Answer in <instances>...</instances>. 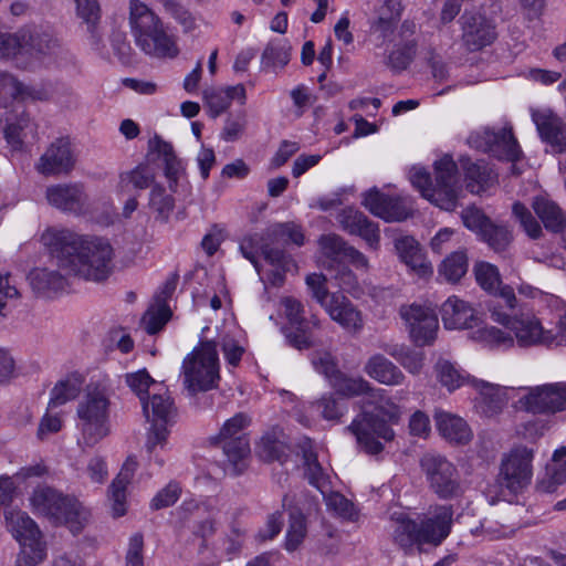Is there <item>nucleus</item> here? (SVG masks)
Instances as JSON below:
<instances>
[{
  "instance_id": "f257e3e1",
  "label": "nucleus",
  "mask_w": 566,
  "mask_h": 566,
  "mask_svg": "<svg viewBox=\"0 0 566 566\" xmlns=\"http://www.w3.org/2000/svg\"><path fill=\"white\" fill-rule=\"evenodd\" d=\"M41 243L57 259L62 271L86 281H105L113 270L114 250L102 238L77 234L69 229L49 228Z\"/></svg>"
},
{
  "instance_id": "f03ea898",
  "label": "nucleus",
  "mask_w": 566,
  "mask_h": 566,
  "mask_svg": "<svg viewBox=\"0 0 566 566\" xmlns=\"http://www.w3.org/2000/svg\"><path fill=\"white\" fill-rule=\"evenodd\" d=\"M453 511L449 505L431 506L420 520V525L401 510L390 514V528L394 542L406 552L429 544L438 546L449 535Z\"/></svg>"
},
{
  "instance_id": "7ed1b4c3",
  "label": "nucleus",
  "mask_w": 566,
  "mask_h": 566,
  "mask_svg": "<svg viewBox=\"0 0 566 566\" xmlns=\"http://www.w3.org/2000/svg\"><path fill=\"white\" fill-rule=\"evenodd\" d=\"M382 394V389H374L369 398L376 402L375 412L364 411L349 426L359 448L368 454L380 453L395 439L390 424L398 423L402 415L401 408Z\"/></svg>"
},
{
  "instance_id": "20e7f679",
  "label": "nucleus",
  "mask_w": 566,
  "mask_h": 566,
  "mask_svg": "<svg viewBox=\"0 0 566 566\" xmlns=\"http://www.w3.org/2000/svg\"><path fill=\"white\" fill-rule=\"evenodd\" d=\"M434 184L429 171L415 165L408 170V179L421 197L436 207L453 211L458 207L461 190L458 166L449 155L442 156L433 163Z\"/></svg>"
},
{
  "instance_id": "39448f33",
  "label": "nucleus",
  "mask_w": 566,
  "mask_h": 566,
  "mask_svg": "<svg viewBox=\"0 0 566 566\" xmlns=\"http://www.w3.org/2000/svg\"><path fill=\"white\" fill-rule=\"evenodd\" d=\"M129 25L136 45L147 55L174 59L179 54L177 38L168 32L160 17L146 3L130 0Z\"/></svg>"
},
{
  "instance_id": "423d86ee",
  "label": "nucleus",
  "mask_w": 566,
  "mask_h": 566,
  "mask_svg": "<svg viewBox=\"0 0 566 566\" xmlns=\"http://www.w3.org/2000/svg\"><path fill=\"white\" fill-rule=\"evenodd\" d=\"M111 398L104 384L90 385L76 407L77 444L93 448L111 433Z\"/></svg>"
},
{
  "instance_id": "0eeeda50",
  "label": "nucleus",
  "mask_w": 566,
  "mask_h": 566,
  "mask_svg": "<svg viewBox=\"0 0 566 566\" xmlns=\"http://www.w3.org/2000/svg\"><path fill=\"white\" fill-rule=\"evenodd\" d=\"M218 343L211 339L200 342L182 359L180 377L190 395L211 390L220 380Z\"/></svg>"
},
{
  "instance_id": "6e6552de",
  "label": "nucleus",
  "mask_w": 566,
  "mask_h": 566,
  "mask_svg": "<svg viewBox=\"0 0 566 566\" xmlns=\"http://www.w3.org/2000/svg\"><path fill=\"white\" fill-rule=\"evenodd\" d=\"M491 319L510 329L514 345L528 348L535 346L552 347L553 329L545 328L541 318L532 312L509 315L497 305L489 306Z\"/></svg>"
},
{
  "instance_id": "1a4fd4ad",
  "label": "nucleus",
  "mask_w": 566,
  "mask_h": 566,
  "mask_svg": "<svg viewBox=\"0 0 566 566\" xmlns=\"http://www.w3.org/2000/svg\"><path fill=\"white\" fill-rule=\"evenodd\" d=\"M143 413L149 423L147 449L153 451L163 448L167 441L169 428L175 423L177 409L168 392H154L148 398H142Z\"/></svg>"
},
{
  "instance_id": "9d476101",
  "label": "nucleus",
  "mask_w": 566,
  "mask_h": 566,
  "mask_svg": "<svg viewBox=\"0 0 566 566\" xmlns=\"http://www.w3.org/2000/svg\"><path fill=\"white\" fill-rule=\"evenodd\" d=\"M261 238L253 235L240 243V250L245 259L251 261L260 277L274 286L284 281V273L292 266V260L281 251L261 247Z\"/></svg>"
},
{
  "instance_id": "9b49d317",
  "label": "nucleus",
  "mask_w": 566,
  "mask_h": 566,
  "mask_svg": "<svg viewBox=\"0 0 566 566\" xmlns=\"http://www.w3.org/2000/svg\"><path fill=\"white\" fill-rule=\"evenodd\" d=\"M533 458L534 451L523 446L515 447L504 454L499 474L501 485L514 494L526 489L533 478Z\"/></svg>"
},
{
  "instance_id": "f8f14e48",
  "label": "nucleus",
  "mask_w": 566,
  "mask_h": 566,
  "mask_svg": "<svg viewBox=\"0 0 566 566\" xmlns=\"http://www.w3.org/2000/svg\"><path fill=\"white\" fill-rule=\"evenodd\" d=\"M420 465L430 488L439 497L450 499L461 493L458 471L446 458L427 453L421 458Z\"/></svg>"
},
{
  "instance_id": "ddd939ff",
  "label": "nucleus",
  "mask_w": 566,
  "mask_h": 566,
  "mask_svg": "<svg viewBox=\"0 0 566 566\" xmlns=\"http://www.w3.org/2000/svg\"><path fill=\"white\" fill-rule=\"evenodd\" d=\"M401 319L411 340L418 346L433 343L439 331V321L434 311L428 306L410 304L400 307Z\"/></svg>"
},
{
  "instance_id": "4468645a",
  "label": "nucleus",
  "mask_w": 566,
  "mask_h": 566,
  "mask_svg": "<svg viewBox=\"0 0 566 566\" xmlns=\"http://www.w3.org/2000/svg\"><path fill=\"white\" fill-rule=\"evenodd\" d=\"M468 143L471 147L491 153L500 159L516 161L521 155L511 127H503L497 133L490 128L475 130L470 134Z\"/></svg>"
},
{
  "instance_id": "2eb2a0df",
  "label": "nucleus",
  "mask_w": 566,
  "mask_h": 566,
  "mask_svg": "<svg viewBox=\"0 0 566 566\" xmlns=\"http://www.w3.org/2000/svg\"><path fill=\"white\" fill-rule=\"evenodd\" d=\"M283 313L290 325L295 328L286 335L289 343L297 349H306L315 344L312 328H319L321 321L313 315L307 322L303 316V305L292 296H284L281 300Z\"/></svg>"
},
{
  "instance_id": "dca6fc26",
  "label": "nucleus",
  "mask_w": 566,
  "mask_h": 566,
  "mask_svg": "<svg viewBox=\"0 0 566 566\" xmlns=\"http://www.w3.org/2000/svg\"><path fill=\"white\" fill-rule=\"evenodd\" d=\"M518 408L533 412H558L566 410V382L546 384L530 388L517 401Z\"/></svg>"
},
{
  "instance_id": "f3484780",
  "label": "nucleus",
  "mask_w": 566,
  "mask_h": 566,
  "mask_svg": "<svg viewBox=\"0 0 566 566\" xmlns=\"http://www.w3.org/2000/svg\"><path fill=\"white\" fill-rule=\"evenodd\" d=\"M249 423L245 415L238 413L228 419L219 431L218 441L234 467L249 454V442L242 433Z\"/></svg>"
},
{
  "instance_id": "a211bd4d",
  "label": "nucleus",
  "mask_w": 566,
  "mask_h": 566,
  "mask_svg": "<svg viewBox=\"0 0 566 566\" xmlns=\"http://www.w3.org/2000/svg\"><path fill=\"white\" fill-rule=\"evenodd\" d=\"M4 525L19 543L20 549L46 548L42 532L25 512L18 509L7 510L4 512Z\"/></svg>"
},
{
  "instance_id": "6ab92c4d",
  "label": "nucleus",
  "mask_w": 566,
  "mask_h": 566,
  "mask_svg": "<svg viewBox=\"0 0 566 566\" xmlns=\"http://www.w3.org/2000/svg\"><path fill=\"white\" fill-rule=\"evenodd\" d=\"M446 329L472 332L482 323V314L468 301L455 295L449 296L440 308Z\"/></svg>"
},
{
  "instance_id": "aec40b11",
  "label": "nucleus",
  "mask_w": 566,
  "mask_h": 566,
  "mask_svg": "<svg viewBox=\"0 0 566 566\" xmlns=\"http://www.w3.org/2000/svg\"><path fill=\"white\" fill-rule=\"evenodd\" d=\"M407 198L389 197L373 188L364 195L363 205L374 216L386 221H402L411 214Z\"/></svg>"
},
{
  "instance_id": "412c9836",
  "label": "nucleus",
  "mask_w": 566,
  "mask_h": 566,
  "mask_svg": "<svg viewBox=\"0 0 566 566\" xmlns=\"http://www.w3.org/2000/svg\"><path fill=\"white\" fill-rule=\"evenodd\" d=\"M462 41L469 51H479L494 42L496 30L493 21L474 13L463 15Z\"/></svg>"
},
{
  "instance_id": "4be33fe9",
  "label": "nucleus",
  "mask_w": 566,
  "mask_h": 566,
  "mask_svg": "<svg viewBox=\"0 0 566 566\" xmlns=\"http://www.w3.org/2000/svg\"><path fill=\"white\" fill-rule=\"evenodd\" d=\"M323 310L333 322L349 334L356 335L364 328L363 312L343 294L338 293Z\"/></svg>"
},
{
  "instance_id": "5701e85b",
  "label": "nucleus",
  "mask_w": 566,
  "mask_h": 566,
  "mask_svg": "<svg viewBox=\"0 0 566 566\" xmlns=\"http://www.w3.org/2000/svg\"><path fill=\"white\" fill-rule=\"evenodd\" d=\"M202 102L207 114L217 118L223 114L233 101L243 105L247 99L245 88L242 84L232 86H208L202 90Z\"/></svg>"
},
{
  "instance_id": "b1692460",
  "label": "nucleus",
  "mask_w": 566,
  "mask_h": 566,
  "mask_svg": "<svg viewBox=\"0 0 566 566\" xmlns=\"http://www.w3.org/2000/svg\"><path fill=\"white\" fill-rule=\"evenodd\" d=\"M75 165V155L67 138L56 139L41 156L36 169L43 175L69 172Z\"/></svg>"
},
{
  "instance_id": "393cba45",
  "label": "nucleus",
  "mask_w": 566,
  "mask_h": 566,
  "mask_svg": "<svg viewBox=\"0 0 566 566\" xmlns=\"http://www.w3.org/2000/svg\"><path fill=\"white\" fill-rule=\"evenodd\" d=\"M149 149L157 155L164 166V175L168 181L169 189L177 191L179 181L186 177V164L179 158L170 143L155 136L149 140Z\"/></svg>"
},
{
  "instance_id": "a878e982",
  "label": "nucleus",
  "mask_w": 566,
  "mask_h": 566,
  "mask_svg": "<svg viewBox=\"0 0 566 566\" xmlns=\"http://www.w3.org/2000/svg\"><path fill=\"white\" fill-rule=\"evenodd\" d=\"M137 465V460L134 457L127 458L108 488L107 499L113 517H122L127 513V486L132 482Z\"/></svg>"
},
{
  "instance_id": "bb28decb",
  "label": "nucleus",
  "mask_w": 566,
  "mask_h": 566,
  "mask_svg": "<svg viewBox=\"0 0 566 566\" xmlns=\"http://www.w3.org/2000/svg\"><path fill=\"white\" fill-rule=\"evenodd\" d=\"M532 119L541 137L556 151L566 153V124L551 109H533Z\"/></svg>"
},
{
  "instance_id": "cd10ccee",
  "label": "nucleus",
  "mask_w": 566,
  "mask_h": 566,
  "mask_svg": "<svg viewBox=\"0 0 566 566\" xmlns=\"http://www.w3.org/2000/svg\"><path fill=\"white\" fill-rule=\"evenodd\" d=\"M336 219L344 231L349 234L359 235L373 249L378 248L380 239L379 229L360 211L354 208H346L337 214Z\"/></svg>"
},
{
  "instance_id": "c85d7f7f",
  "label": "nucleus",
  "mask_w": 566,
  "mask_h": 566,
  "mask_svg": "<svg viewBox=\"0 0 566 566\" xmlns=\"http://www.w3.org/2000/svg\"><path fill=\"white\" fill-rule=\"evenodd\" d=\"M395 248L401 262L421 279H428L433 274L431 262L427 259L419 243L411 237H402L396 240Z\"/></svg>"
},
{
  "instance_id": "c756f323",
  "label": "nucleus",
  "mask_w": 566,
  "mask_h": 566,
  "mask_svg": "<svg viewBox=\"0 0 566 566\" xmlns=\"http://www.w3.org/2000/svg\"><path fill=\"white\" fill-rule=\"evenodd\" d=\"M178 514L185 524L202 538L212 535L216 531L214 515L208 512L205 504L195 501L184 502Z\"/></svg>"
},
{
  "instance_id": "7c9ffc66",
  "label": "nucleus",
  "mask_w": 566,
  "mask_h": 566,
  "mask_svg": "<svg viewBox=\"0 0 566 566\" xmlns=\"http://www.w3.org/2000/svg\"><path fill=\"white\" fill-rule=\"evenodd\" d=\"M48 202L61 210L81 213L86 203V196L80 185H54L45 191Z\"/></svg>"
},
{
  "instance_id": "2f4dec72",
  "label": "nucleus",
  "mask_w": 566,
  "mask_h": 566,
  "mask_svg": "<svg viewBox=\"0 0 566 566\" xmlns=\"http://www.w3.org/2000/svg\"><path fill=\"white\" fill-rule=\"evenodd\" d=\"M433 418L439 433L448 441L457 444L471 441L473 433L463 418L444 410H436Z\"/></svg>"
},
{
  "instance_id": "473e14b6",
  "label": "nucleus",
  "mask_w": 566,
  "mask_h": 566,
  "mask_svg": "<svg viewBox=\"0 0 566 566\" xmlns=\"http://www.w3.org/2000/svg\"><path fill=\"white\" fill-rule=\"evenodd\" d=\"M472 388L480 394L479 408L486 417L497 415L510 399L506 388L482 379H472Z\"/></svg>"
},
{
  "instance_id": "72a5a7b5",
  "label": "nucleus",
  "mask_w": 566,
  "mask_h": 566,
  "mask_svg": "<svg viewBox=\"0 0 566 566\" xmlns=\"http://www.w3.org/2000/svg\"><path fill=\"white\" fill-rule=\"evenodd\" d=\"M469 338L490 350H505L514 347V338L510 329H502L483 322L469 333Z\"/></svg>"
},
{
  "instance_id": "f704fd0d",
  "label": "nucleus",
  "mask_w": 566,
  "mask_h": 566,
  "mask_svg": "<svg viewBox=\"0 0 566 566\" xmlns=\"http://www.w3.org/2000/svg\"><path fill=\"white\" fill-rule=\"evenodd\" d=\"M364 370L370 378L386 386H399L406 380L400 368L380 354L369 357Z\"/></svg>"
},
{
  "instance_id": "c9c22d12",
  "label": "nucleus",
  "mask_w": 566,
  "mask_h": 566,
  "mask_svg": "<svg viewBox=\"0 0 566 566\" xmlns=\"http://www.w3.org/2000/svg\"><path fill=\"white\" fill-rule=\"evenodd\" d=\"M91 520V511L76 497L66 496L54 522L65 525L73 534L84 530Z\"/></svg>"
},
{
  "instance_id": "e433bc0d",
  "label": "nucleus",
  "mask_w": 566,
  "mask_h": 566,
  "mask_svg": "<svg viewBox=\"0 0 566 566\" xmlns=\"http://www.w3.org/2000/svg\"><path fill=\"white\" fill-rule=\"evenodd\" d=\"M66 496L50 486L39 485L31 493L29 502L35 513L54 521Z\"/></svg>"
},
{
  "instance_id": "4c0bfd02",
  "label": "nucleus",
  "mask_w": 566,
  "mask_h": 566,
  "mask_svg": "<svg viewBox=\"0 0 566 566\" xmlns=\"http://www.w3.org/2000/svg\"><path fill=\"white\" fill-rule=\"evenodd\" d=\"M566 448L557 449L549 463L545 468V472L537 481V490L542 493H554L560 485L566 482Z\"/></svg>"
},
{
  "instance_id": "58836bf2",
  "label": "nucleus",
  "mask_w": 566,
  "mask_h": 566,
  "mask_svg": "<svg viewBox=\"0 0 566 566\" xmlns=\"http://www.w3.org/2000/svg\"><path fill=\"white\" fill-rule=\"evenodd\" d=\"M434 374L440 385L447 388L450 392L464 385H470L472 387V379H476L475 377L470 376L455 363L446 358H439L437 360L434 365Z\"/></svg>"
},
{
  "instance_id": "ea45409f",
  "label": "nucleus",
  "mask_w": 566,
  "mask_h": 566,
  "mask_svg": "<svg viewBox=\"0 0 566 566\" xmlns=\"http://www.w3.org/2000/svg\"><path fill=\"white\" fill-rule=\"evenodd\" d=\"M28 281L32 290L39 295L50 296L61 291L66 285L65 277L55 270L48 268H34L28 274Z\"/></svg>"
},
{
  "instance_id": "a19ab883",
  "label": "nucleus",
  "mask_w": 566,
  "mask_h": 566,
  "mask_svg": "<svg viewBox=\"0 0 566 566\" xmlns=\"http://www.w3.org/2000/svg\"><path fill=\"white\" fill-rule=\"evenodd\" d=\"M39 98V93L19 82L14 76L0 72V105L8 107L13 102Z\"/></svg>"
},
{
  "instance_id": "79ce46f5",
  "label": "nucleus",
  "mask_w": 566,
  "mask_h": 566,
  "mask_svg": "<svg viewBox=\"0 0 566 566\" xmlns=\"http://www.w3.org/2000/svg\"><path fill=\"white\" fill-rule=\"evenodd\" d=\"M155 180V175L147 166L139 165L136 168L122 172L116 185V193L120 197L129 195L132 190L148 188Z\"/></svg>"
},
{
  "instance_id": "37998d69",
  "label": "nucleus",
  "mask_w": 566,
  "mask_h": 566,
  "mask_svg": "<svg viewBox=\"0 0 566 566\" xmlns=\"http://www.w3.org/2000/svg\"><path fill=\"white\" fill-rule=\"evenodd\" d=\"M532 206L547 230L558 232L564 229L566 216L556 202L546 197H536Z\"/></svg>"
},
{
  "instance_id": "c03bdc74",
  "label": "nucleus",
  "mask_w": 566,
  "mask_h": 566,
  "mask_svg": "<svg viewBox=\"0 0 566 566\" xmlns=\"http://www.w3.org/2000/svg\"><path fill=\"white\" fill-rule=\"evenodd\" d=\"M468 256L464 250L454 251L438 266L439 276L448 283L459 282L468 271Z\"/></svg>"
},
{
  "instance_id": "a18cd8bd",
  "label": "nucleus",
  "mask_w": 566,
  "mask_h": 566,
  "mask_svg": "<svg viewBox=\"0 0 566 566\" xmlns=\"http://www.w3.org/2000/svg\"><path fill=\"white\" fill-rule=\"evenodd\" d=\"M465 182L467 188L472 193H481L485 191L495 180V175L484 164L465 163Z\"/></svg>"
},
{
  "instance_id": "49530a36",
  "label": "nucleus",
  "mask_w": 566,
  "mask_h": 566,
  "mask_svg": "<svg viewBox=\"0 0 566 566\" xmlns=\"http://www.w3.org/2000/svg\"><path fill=\"white\" fill-rule=\"evenodd\" d=\"M218 343L222 347L228 364L233 367L238 366L245 352V339L241 332L233 327L226 334L219 335Z\"/></svg>"
},
{
  "instance_id": "de8ad7c7",
  "label": "nucleus",
  "mask_w": 566,
  "mask_h": 566,
  "mask_svg": "<svg viewBox=\"0 0 566 566\" xmlns=\"http://www.w3.org/2000/svg\"><path fill=\"white\" fill-rule=\"evenodd\" d=\"M291 59V46L286 42H271L266 45L261 57V67L265 71L282 70Z\"/></svg>"
},
{
  "instance_id": "09e8293b",
  "label": "nucleus",
  "mask_w": 566,
  "mask_h": 566,
  "mask_svg": "<svg viewBox=\"0 0 566 566\" xmlns=\"http://www.w3.org/2000/svg\"><path fill=\"white\" fill-rule=\"evenodd\" d=\"M332 387L340 395L346 397L359 396L367 394L370 397L374 390L369 382L361 377L349 378L338 371L329 380Z\"/></svg>"
},
{
  "instance_id": "8fccbe9b",
  "label": "nucleus",
  "mask_w": 566,
  "mask_h": 566,
  "mask_svg": "<svg viewBox=\"0 0 566 566\" xmlns=\"http://www.w3.org/2000/svg\"><path fill=\"white\" fill-rule=\"evenodd\" d=\"M389 354L411 375H419L424 366L426 356L422 352L401 346Z\"/></svg>"
},
{
  "instance_id": "3c124183",
  "label": "nucleus",
  "mask_w": 566,
  "mask_h": 566,
  "mask_svg": "<svg viewBox=\"0 0 566 566\" xmlns=\"http://www.w3.org/2000/svg\"><path fill=\"white\" fill-rule=\"evenodd\" d=\"M303 462L305 474L310 483L322 490V488L325 485L326 478L310 441H306L305 446L303 447Z\"/></svg>"
},
{
  "instance_id": "603ef678",
  "label": "nucleus",
  "mask_w": 566,
  "mask_h": 566,
  "mask_svg": "<svg viewBox=\"0 0 566 566\" xmlns=\"http://www.w3.org/2000/svg\"><path fill=\"white\" fill-rule=\"evenodd\" d=\"M474 275L478 284L489 293H495L501 285V276L495 265L489 262H478L474 265Z\"/></svg>"
},
{
  "instance_id": "864d4df0",
  "label": "nucleus",
  "mask_w": 566,
  "mask_h": 566,
  "mask_svg": "<svg viewBox=\"0 0 566 566\" xmlns=\"http://www.w3.org/2000/svg\"><path fill=\"white\" fill-rule=\"evenodd\" d=\"M6 138L13 148H19L24 139L33 137L35 125L28 116H22L17 123H11L6 128Z\"/></svg>"
},
{
  "instance_id": "5fc2aeb1",
  "label": "nucleus",
  "mask_w": 566,
  "mask_h": 566,
  "mask_svg": "<svg viewBox=\"0 0 566 566\" xmlns=\"http://www.w3.org/2000/svg\"><path fill=\"white\" fill-rule=\"evenodd\" d=\"M258 450L260 457L266 461L279 460L283 462L289 447L275 434H265L261 438Z\"/></svg>"
},
{
  "instance_id": "6e6d98bb",
  "label": "nucleus",
  "mask_w": 566,
  "mask_h": 566,
  "mask_svg": "<svg viewBox=\"0 0 566 566\" xmlns=\"http://www.w3.org/2000/svg\"><path fill=\"white\" fill-rule=\"evenodd\" d=\"M80 475L92 484H103L108 478V467L105 458L101 454H93L88 458Z\"/></svg>"
},
{
  "instance_id": "4d7b16f0",
  "label": "nucleus",
  "mask_w": 566,
  "mask_h": 566,
  "mask_svg": "<svg viewBox=\"0 0 566 566\" xmlns=\"http://www.w3.org/2000/svg\"><path fill=\"white\" fill-rule=\"evenodd\" d=\"M149 206L159 219L167 221L175 208V199L163 186L156 185L150 191Z\"/></svg>"
},
{
  "instance_id": "13d9d810",
  "label": "nucleus",
  "mask_w": 566,
  "mask_h": 566,
  "mask_svg": "<svg viewBox=\"0 0 566 566\" xmlns=\"http://www.w3.org/2000/svg\"><path fill=\"white\" fill-rule=\"evenodd\" d=\"M306 522L302 513H290V524L286 532L285 547L287 551L296 549L306 536Z\"/></svg>"
},
{
  "instance_id": "bf43d9fd",
  "label": "nucleus",
  "mask_w": 566,
  "mask_h": 566,
  "mask_svg": "<svg viewBox=\"0 0 566 566\" xmlns=\"http://www.w3.org/2000/svg\"><path fill=\"white\" fill-rule=\"evenodd\" d=\"M305 283L311 296L324 308L338 293H331L327 289V279L323 274L312 273L306 276Z\"/></svg>"
},
{
  "instance_id": "052dcab7",
  "label": "nucleus",
  "mask_w": 566,
  "mask_h": 566,
  "mask_svg": "<svg viewBox=\"0 0 566 566\" xmlns=\"http://www.w3.org/2000/svg\"><path fill=\"white\" fill-rule=\"evenodd\" d=\"M170 318V310L166 305L150 307L142 318V325L148 334H156Z\"/></svg>"
},
{
  "instance_id": "680f3d73",
  "label": "nucleus",
  "mask_w": 566,
  "mask_h": 566,
  "mask_svg": "<svg viewBox=\"0 0 566 566\" xmlns=\"http://www.w3.org/2000/svg\"><path fill=\"white\" fill-rule=\"evenodd\" d=\"M125 382L142 401V398H146L145 395L147 394L150 385L155 384V380L146 369H139L137 371L126 374Z\"/></svg>"
},
{
  "instance_id": "e2e57ef3",
  "label": "nucleus",
  "mask_w": 566,
  "mask_h": 566,
  "mask_svg": "<svg viewBox=\"0 0 566 566\" xmlns=\"http://www.w3.org/2000/svg\"><path fill=\"white\" fill-rule=\"evenodd\" d=\"M326 506L329 511L346 520H354L357 516L354 504L339 493L325 495Z\"/></svg>"
},
{
  "instance_id": "0e129e2a",
  "label": "nucleus",
  "mask_w": 566,
  "mask_h": 566,
  "mask_svg": "<svg viewBox=\"0 0 566 566\" xmlns=\"http://www.w3.org/2000/svg\"><path fill=\"white\" fill-rule=\"evenodd\" d=\"M319 245L326 256L339 263L343 261V258H345V250L349 249L337 234L323 235L319 239Z\"/></svg>"
},
{
  "instance_id": "69168bd1",
  "label": "nucleus",
  "mask_w": 566,
  "mask_h": 566,
  "mask_svg": "<svg viewBox=\"0 0 566 566\" xmlns=\"http://www.w3.org/2000/svg\"><path fill=\"white\" fill-rule=\"evenodd\" d=\"M312 408L317 411L326 420H338L345 412L344 403L337 401L333 397H322L319 400L312 405Z\"/></svg>"
},
{
  "instance_id": "338daca9",
  "label": "nucleus",
  "mask_w": 566,
  "mask_h": 566,
  "mask_svg": "<svg viewBox=\"0 0 566 566\" xmlns=\"http://www.w3.org/2000/svg\"><path fill=\"white\" fill-rule=\"evenodd\" d=\"M63 427V418L60 412H54L53 408H48V411L43 415L40 420L36 436L40 440H44L46 437L53 433H57Z\"/></svg>"
},
{
  "instance_id": "774afa93",
  "label": "nucleus",
  "mask_w": 566,
  "mask_h": 566,
  "mask_svg": "<svg viewBox=\"0 0 566 566\" xmlns=\"http://www.w3.org/2000/svg\"><path fill=\"white\" fill-rule=\"evenodd\" d=\"M171 18L181 27L184 33H192L199 29L200 19L181 6L169 8Z\"/></svg>"
}]
</instances>
